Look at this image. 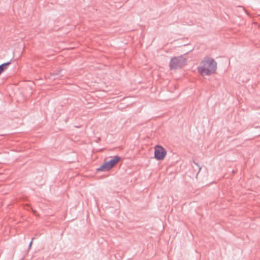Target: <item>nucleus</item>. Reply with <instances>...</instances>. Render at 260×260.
Listing matches in <instances>:
<instances>
[{"mask_svg":"<svg viewBox=\"0 0 260 260\" xmlns=\"http://www.w3.org/2000/svg\"><path fill=\"white\" fill-rule=\"evenodd\" d=\"M62 70H59L57 72L51 73L49 78L51 80H55L56 78H59V77L62 76Z\"/></svg>","mask_w":260,"mask_h":260,"instance_id":"obj_5","label":"nucleus"},{"mask_svg":"<svg viewBox=\"0 0 260 260\" xmlns=\"http://www.w3.org/2000/svg\"><path fill=\"white\" fill-rule=\"evenodd\" d=\"M124 98H131V97L130 96H124Z\"/></svg>","mask_w":260,"mask_h":260,"instance_id":"obj_7","label":"nucleus"},{"mask_svg":"<svg viewBox=\"0 0 260 260\" xmlns=\"http://www.w3.org/2000/svg\"><path fill=\"white\" fill-rule=\"evenodd\" d=\"M167 155L166 150L161 146L156 145L154 147V157L157 160H163Z\"/></svg>","mask_w":260,"mask_h":260,"instance_id":"obj_4","label":"nucleus"},{"mask_svg":"<svg viewBox=\"0 0 260 260\" xmlns=\"http://www.w3.org/2000/svg\"><path fill=\"white\" fill-rule=\"evenodd\" d=\"M186 63V59L181 55L173 57L169 63L171 70H176L183 68Z\"/></svg>","mask_w":260,"mask_h":260,"instance_id":"obj_2","label":"nucleus"},{"mask_svg":"<svg viewBox=\"0 0 260 260\" xmlns=\"http://www.w3.org/2000/svg\"><path fill=\"white\" fill-rule=\"evenodd\" d=\"M201 170V168H200L199 171H200Z\"/></svg>","mask_w":260,"mask_h":260,"instance_id":"obj_8","label":"nucleus"},{"mask_svg":"<svg viewBox=\"0 0 260 260\" xmlns=\"http://www.w3.org/2000/svg\"><path fill=\"white\" fill-rule=\"evenodd\" d=\"M217 62L212 58L206 57L198 68V72L202 76H210L215 73Z\"/></svg>","mask_w":260,"mask_h":260,"instance_id":"obj_1","label":"nucleus"},{"mask_svg":"<svg viewBox=\"0 0 260 260\" xmlns=\"http://www.w3.org/2000/svg\"><path fill=\"white\" fill-rule=\"evenodd\" d=\"M11 63V61H8L0 65V75L8 69Z\"/></svg>","mask_w":260,"mask_h":260,"instance_id":"obj_6","label":"nucleus"},{"mask_svg":"<svg viewBox=\"0 0 260 260\" xmlns=\"http://www.w3.org/2000/svg\"><path fill=\"white\" fill-rule=\"evenodd\" d=\"M120 160V157L115 156L112 159L105 162L100 168L97 169L98 171L106 172L111 170Z\"/></svg>","mask_w":260,"mask_h":260,"instance_id":"obj_3","label":"nucleus"}]
</instances>
